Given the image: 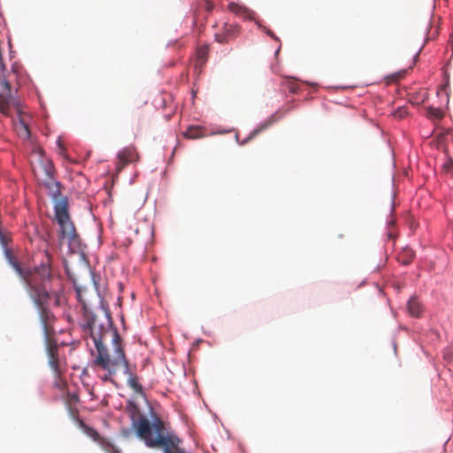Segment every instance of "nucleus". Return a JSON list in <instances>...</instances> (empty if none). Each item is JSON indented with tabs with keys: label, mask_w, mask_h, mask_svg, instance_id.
I'll return each instance as SVG.
<instances>
[{
	"label": "nucleus",
	"mask_w": 453,
	"mask_h": 453,
	"mask_svg": "<svg viewBox=\"0 0 453 453\" xmlns=\"http://www.w3.org/2000/svg\"><path fill=\"white\" fill-rule=\"evenodd\" d=\"M88 329L96 348L91 351V366L96 372H104L101 376L104 381L112 382L119 371H128L129 360L125 343L113 326L109 313L102 317L93 316L88 321Z\"/></svg>",
	"instance_id": "nucleus-1"
},
{
	"label": "nucleus",
	"mask_w": 453,
	"mask_h": 453,
	"mask_svg": "<svg viewBox=\"0 0 453 453\" xmlns=\"http://www.w3.org/2000/svg\"><path fill=\"white\" fill-rule=\"evenodd\" d=\"M9 263L13 269L27 282L29 293L35 303L37 305L41 319L44 325L47 334L50 330V324L53 319V314L48 309L50 299L57 295V290H48L47 284L50 281V268L49 260L47 263H42L40 267L30 268L23 267L18 260V257H7Z\"/></svg>",
	"instance_id": "nucleus-2"
},
{
	"label": "nucleus",
	"mask_w": 453,
	"mask_h": 453,
	"mask_svg": "<svg viewBox=\"0 0 453 453\" xmlns=\"http://www.w3.org/2000/svg\"><path fill=\"white\" fill-rule=\"evenodd\" d=\"M136 435L150 449H162L164 453H187L181 447L182 439L167 428L166 423L157 414L152 420L140 416L133 420Z\"/></svg>",
	"instance_id": "nucleus-3"
},
{
	"label": "nucleus",
	"mask_w": 453,
	"mask_h": 453,
	"mask_svg": "<svg viewBox=\"0 0 453 453\" xmlns=\"http://www.w3.org/2000/svg\"><path fill=\"white\" fill-rule=\"evenodd\" d=\"M46 174L50 180L47 187L51 189V195L54 202L55 219L60 226L61 242L66 243L68 251L71 255H86L87 245L81 242L78 235L73 222L71 219L68 211V200L62 196L59 190V182L52 179V165L48 163L45 167Z\"/></svg>",
	"instance_id": "nucleus-4"
},
{
	"label": "nucleus",
	"mask_w": 453,
	"mask_h": 453,
	"mask_svg": "<svg viewBox=\"0 0 453 453\" xmlns=\"http://www.w3.org/2000/svg\"><path fill=\"white\" fill-rule=\"evenodd\" d=\"M17 69L12 67V72L8 74V78L3 77L0 81V111L1 113L10 116L12 108L14 110L17 117L13 119V128L17 134L23 140L30 137L29 121L31 116L23 110L21 103L14 96L10 79L12 76L16 77Z\"/></svg>",
	"instance_id": "nucleus-5"
},
{
	"label": "nucleus",
	"mask_w": 453,
	"mask_h": 453,
	"mask_svg": "<svg viewBox=\"0 0 453 453\" xmlns=\"http://www.w3.org/2000/svg\"><path fill=\"white\" fill-rule=\"evenodd\" d=\"M140 155L134 146L122 149L117 155L116 171L121 172L128 164L139 161Z\"/></svg>",
	"instance_id": "nucleus-6"
},
{
	"label": "nucleus",
	"mask_w": 453,
	"mask_h": 453,
	"mask_svg": "<svg viewBox=\"0 0 453 453\" xmlns=\"http://www.w3.org/2000/svg\"><path fill=\"white\" fill-rule=\"evenodd\" d=\"M240 32L238 25L225 23L220 31L215 33V40L219 43H227L235 39Z\"/></svg>",
	"instance_id": "nucleus-7"
},
{
	"label": "nucleus",
	"mask_w": 453,
	"mask_h": 453,
	"mask_svg": "<svg viewBox=\"0 0 453 453\" xmlns=\"http://www.w3.org/2000/svg\"><path fill=\"white\" fill-rule=\"evenodd\" d=\"M47 354L49 357V365L57 375L60 374L58 348L56 342H48Z\"/></svg>",
	"instance_id": "nucleus-8"
},
{
	"label": "nucleus",
	"mask_w": 453,
	"mask_h": 453,
	"mask_svg": "<svg viewBox=\"0 0 453 453\" xmlns=\"http://www.w3.org/2000/svg\"><path fill=\"white\" fill-rule=\"evenodd\" d=\"M124 373L128 376L127 385L135 393L142 395L143 393L142 386L138 381V377L131 371L130 364L128 365V371L123 370Z\"/></svg>",
	"instance_id": "nucleus-9"
},
{
	"label": "nucleus",
	"mask_w": 453,
	"mask_h": 453,
	"mask_svg": "<svg viewBox=\"0 0 453 453\" xmlns=\"http://www.w3.org/2000/svg\"><path fill=\"white\" fill-rule=\"evenodd\" d=\"M229 9L232 12L242 17L243 19H251L254 14L253 12L238 4H231L229 5Z\"/></svg>",
	"instance_id": "nucleus-10"
},
{
	"label": "nucleus",
	"mask_w": 453,
	"mask_h": 453,
	"mask_svg": "<svg viewBox=\"0 0 453 453\" xmlns=\"http://www.w3.org/2000/svg\"><path fill=\"white\" fill-rule=\"evenodd\" d=\"M184 137L188 139H198L204 136V129L201 127H188L183 133Z\"/></svg>",
	"instance_id": "nucleus-11"
},
{
	"label": "nucleus",
	"mask_w": 453,
	"mask_h": 453,
	"mask_svg": "<svg viewBox=\"0 0 453 453\" xmlns=\"http://www.w3.org/2000/svg\"><path fill=\"white\" fill-rule=\"evenodd\" d=\"M407 308L410 315L418 318L422 313V306L417 298L412 297L408 301Z\"/></svg>",
	"instance_id": "nucleus-12"
},
{
	"label": "nucleus",
	"mask_w": 453,
	"mask_h": 453,
	"mask_svg": "<svg viewBox=\"0 0 453 453\" xmlns=\"http://www.w3.org/2000/svg\"><path fill=\"white\" fill-rule=\"evenodd\" d=\"M76 293H77V298H78L79 302L82 304V307H83V309L85 311V316H86V319H87V326L88 327V321H89V319L93 316L102 317V315L105 314L106 312H102L101 314H94V313L90 312L88 311V309L86 302L83 300V296H82L81 289V288H77L76 289Z\"/></svg>",
	"instance_id": "nucleus-13"
},
{
	"label": "nucleus",
	"mask_w": 453,
	"mask_h": 453,
	"mask_svg": "<svg viewBox=\"0 0 453 453\" xmlns=\"http://www.w3.org/2000/svg\"><path fill=\"white\" fill-rule=\"evenodd\" d=\"M209 48L207 45L201 46L196 50V62L198 65H203L208 58Z\"/></svg>",
	"instance_id": "nucleus-14"
},
{
	"label": "nucleus",
	"mask_w": 453,
	"mask_h": 453,
	"mask_svg": "<svg viewBox=\"0 0 453 453\" xmlns=\"http://www.w3.org/2000/svg\"><path fill=\"white\" fill-rule=\"evenodd\" d=\"M426 116L431 119H441L444 117V112L441 108L430 106L426 109Z\"/></svg>",
	"instance_id": "nucleus-15"
},
{
	"label": "nucleus",
	"mask_w": 453,
	"mask_h": 453,
	"mask_svg": "<svg viewBox=\"0 0 453 453\" xmlns=\"http://www.w3.org/2000/svg\"><path fill=\"white\" fill-rule=\"evenodd\" d=\"M406 73H407L406 69L400 70L396 73H394L387 76V78H386L387 82L388 83L397 82V81H401L402 79H403L405 77Z\"/></svg>",
	"instance_id": "nucleus-16"
},
{
	"label": "nucleus",
	"mask_w": 453,
	"mask_h": 453,
	"mask_svg": "<svg viewBox=\"0 0 453 453\" xmlns=\"http://www.w3.org/2000/svg\"><path fill=\"white\" fill-rule=\"evenodd\" d=\"M9 238L0 230V243L4 249V253L6 256L12 255V250L8 248Z\"/></svg>",
	"instance_id": "nucleus-17"
},
{
	"label": "nucleus",
	"mask_w": 453,
	"mask_h": 453,
	"mask_svg": "<svg viewBox=\"0 0 453 453\" xmlns=\"http://www.w3.org/2000/svg\"><path fill=\"white\" fill-rule=\"evenodd\" d=\"M394 226H395V220L393 219H389L388 222V235L389 238H394L395 234L394 232Z\"/></svg>",
	"instance_id": "nucleus-18"
},
{
	"label": "nucleus",
	"mask_w": 453,
	"mask_h": 453,
	"mask_svg": "<svg viewBox=\"0 0 453 453\" xmlns=\"http://www.w3.org/2000/svg\"><path fill=\"white\" fill-rule=\"evenodd\" d=\"M407 110L405 108H398L395 112H394V117L395 119H403L406 115H407Z\"/></svg>",
	"instance_id": "nucleus-19"
},
{
	"label": "nucleus",
	"mask_w": 453,
	"mask_h": 453,
	"mask_svg": "<svg viewBox=\"0 0 453 453\" xmlns=\"http://www.w3.org/2000/svg\"><path fill=\"white\" fill-rule=\"evenodd\" d=\"M397 261L404 265H410L412 262L411 257H397Z\"/></svg>",
	"instance_id": "nucleus-20"
},
{
	"label": "nucleus",
	"mask_w": 453,
	"mask_h": 453,
	"mask_svg": "<svg viewBox=\"0 0 453 453\" xmlns=\"http://www.w3.org/2000/svg\"><path fill=\"white\" fill-rule=\"evenodd\" d=\"M259 133V130L258 129H256V130H253L250 134L249 135L248 138H246L242 142V144H245L247 143L249 141H250L251 139H253L257 134Z\"/></svg>",
	"instance_id": "nucleus-21"
},
{
	"label": "nucleus",
	"mask_w": 453,
	"mask_h": 453,
	"mask_svg": "<svg viewBox=\"0 0 453 453\" xmlns=\"http://www.w3.org/2000/svg\"><path fill=\"white\" fill-rule=\"evenodd\" d=\"M78 421H79V425L81 426V427H82V428H84V429H86V430H88V431L91 432V434H97V433H96L95 430H93V429H91V428L88 427V426H86V424L83 422V420H81V419H78Z\"/></svg>",
	"instance_id": "nucleus-22"
},
{
	"label": "nucleus",
	"mask_w": 453,
	"mask_h": 453,
	"mask_svg": "<svg viewBox=\"0 0 453 453\" xmlns=\"http://www.w3.org/2000/svg\"><path fill=\"white\" fill-rule=\"evenodd\" d=\"M288 88H289V90L292 93H296L297 91V85H296V83H295L294 81H289Z\"/></svg>",
	"instance_id": "nucleus-23"
},
{
	"label": "nucleus",
	"mask_w": 453,
	"mask_h": 453,
	"mask_svg": "<svg viewBox=\"0 0 453 453\" xmlns=\"http://www.w3.org/2000/svg\"><path fill=\"white\" fill-rule=\"evenodd\" d=\"M266 34H267L268 35H270L273 39H274V40H276V41H278V40H279V39H278V37H277V36L273 34V32H272L271 30H269V29H268V30H266Z\"/></svg>",
	"instance_id": "nucleus-24"
},
{
	"label": "nucleus",
	"mask_w": 453,
	"mask_h": 453,
	"mask_svg": "<svg viewBox=\"0 0 453 453\" xmlns=\"http://www.w3.org/2000/svg\"><path fill=\"white\" fill-rule=\"evenodd\" d=\"M418 55H419V50L415 54L414 58H413V63L414 64L417 62Z\"/></svg>",
	"instance_id": "nucleus-25"
},
{
	"label": "nucleus",
	"mask_w": 453,
	"mask_h": 453,
	"mask_svg": "<svg viewBox=\"0 0 453 453\" xmlns=\"http://www.w3.org/2000/svg\"><path fill=\"white\" fill-rule=\"evenodd\" d=\"M206 8H207V10H208V11H211V8H212V6L211 5V4H210V3H207V4H206Z\"/></svg>",
	"instance_id": "nucleus-26"
},
{
	"label": "nucleus",
	"mask_w": 453,
	"mask_h": 453,
	"mask_svg": "<svg viewBox=\"0 0 453 453\" xmlns=\"http://www.w3.org/2000/svg\"><path fill=\"white\" fill-rule=\"evenodd\" d=\"M426 97H427V93H424V97L422 99V102H424Z\"/></svg>",
	"instance_id": "nucleus-27"
}]
</instances>
